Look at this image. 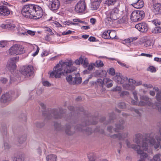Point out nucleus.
<instances>
[{
  "label": "nucleus",
  "mask_w": 161,
  "mask_h": 161,
  "mask_svg": "<svg viewBox=\"0 0 161 161\" xmlns=\"http://www.w3.org/2000/svg\"><path fill=\"white\" fill-rule=\"evenodd\" d=\"M160 141H161V131L159 133L153 136V134L146 135L144 139H142V147L139 145V147H137L136 151L138 154L140 155L141 159L138 161H145L143 158H147V154L143 152V151L147 150L148 147V143L149 146H154L155 149H157L160 145Z\"/></svg>",
  "instance_id": "1"
},
{
  "label": "nucleus",
  "mask_w": 161,
  "mask_h": 161,
  "mask_svg": "<svg viewBox=\"0 0 161 161\" xmlns=\"http://www.w3.org/2000/svg\"><path fill=\"white\" fill-rule=\"evenodd\" d=\"M72 65V62L70 60L64 62H60L59 64L54 68L53 71L50 74V76L57 78L60 77L62 75H65L67 73L72 72L75 69L71 67Z\"/></svg>",
  "instance_id": "2"
},
{
  "label": "nucleus",
  "mask_w": 161,
  "mask_h": 161,
  "mask_svg": "<svg viewBox=\"0 0 161 161\" xmlns=\"http://www.w3.org/2000/svg\"><path fill=\"white\" fill-rule=\"evenodd\" d=\"M47 113H43L44 115L46 116L44 122H37L35 123V125L37 128H42L45 125V123L47 122V120L51 119L52 117L55 119H59L62 117V114L60 112L59 114L58 111L56 109H51Z\"/></svg>",
  "instance_id": "3"
},
{
  "label": "nucleus",
  "mask_w": 161,
  "mask_h": 161,
  "mask_svg": "<svg viewBox=\"0 0 161 161\" xmlns=\"http://www.w3.org/2000/svg\"><path fill=\"white\" fill-rule=\"evenodd\" d=\"M40 6L35 4H28L24 6L21 9V13L22 15L27 18H32L34 16L37 11L36 8H39Z\"/></svg>",
  "instance_id": "4"
},
{
  "label": "nucleus",
  "mask_w": 161,
  "mask_h": 161,
  "mask_svg": "<svg viewBox=\"0 0 161 161\" xmlns=\"http://www.w3.org/2000/svg\"><path fill=\"white\" fill-rule=\"evenodd\" d=\"M10 54L13 55L22 54L25 51L23 46L19 44H15L10 47L8 50Z\"/></svg>",
  "instance_id": "5"
},
{
  "label": "nucleus",
  "mask_w": 161,
  "mask_h": 161,
  "mask_svg": "<svg viewBox=\"0 0 161 161\" xmlns=\"http://www.w3.org/2000/svg\"><path fill=\"white\" fill-rule=\"evenodd\" d=\"M119 10L117 8H114L108 12L106 13L107 17L106 20L108 22L111 20H115L119 18Z\"/></svg>",
  "instance_id": "6"
},
{
  "label": "nucleus",
  "mask_w": 161,
  "mask_h": 161,
  "mask_svg": "<svg viewBox=\"0 0 161 161\" xmlns=\"http://www.w3.org/2000/svg\"><path fill=\"white\" fill-rule=\"evenodd\" d=\"M145 16L144 12L142 10L133 11L130 15L131 20L134 22L141 20Z\"/></svg>",
  "instance_id": "7"
},
{
  "label": "nucleus",
  "mask_w": 161,
  "mask_h": 161,
  "mask_svg": "<svg viewBox=\"0 0 161 161\" xmlns=\"http://www.w3.org/2000/svg\"><path fill=\"white\" fill-rule=\"evenodd\" d=\"M144 138L143 136H142L141 134H136V135L134 141L138 144L137 145L135 144L131 145L130 142L128 140L126 141V143L128 147L132 148L136 150L137 147H139V145L141 144V143L142 142V139Z\"/></svg>",
  "instance_id": "8"
},
{
  "label": "nucleus",
  "mask_w": 161,
  "mask_h": 161,
  "mask_svg": "<svg viewBox=\"0 0 161 161\" xmlns=\"http://www.w3.org/2000/svg\"><path fill=\"white\" fill-rule=\"evenodd\" d=\"M141 100L139 103L138 105L141 106L148 105L153 108H156L155 104L151 102V100L146 96H142L141 97Z\"/></svg>",
  "instance_id": "9"
},
{
  "label": "nucleus",
  "mask_w": 161,
  "mask_h": 161,
  "mask_svg": "<svg viewBox=\"0 0 161 161\" xmlns=\"http://www.w3.org/2000/svg\"><path fill=\"white\" fill-rule=\"evenodd\" d=\"M19 57L10 58L7 62L6 68L10 71H13L16 69V63L19 61Z\"/></svg>",
  "instance_id": "10"
},
{
  "label": "nucleus",
  "mask_w": 161,
  "mask_h": 161,
  "mask_svg": "<svg viewBox=\"0 0 161 161\" xmlns=\"http://www.w3.org/2000/svg\"><path fill=\"white\" fill-rule=\"evenodd\" d=\"M34 68L31 65L23 66L21 69V73L25 76L29 77L34 72Z\"/></svg>",
  "instance_id": "11"
},
{
  "label": "nucleus",
  "mask_w": 161,
  "mask_h": 161,
  "mask_svg": "<svg viewBox=\"0 0 161 161\" xmlns=\"http://www.w3.org/2000/svg\"><path fill=\"white\" fill-rule=\"evenodd\" d=\"M86 6L85 0H80L76 4L75 10L77 13H82L86 9Z\"/></svg>",
  "instance_id": "12"
},
{
  "label": "nucleus",
  "mask_w": 161,
  "mask_h": 161,
  "mask_svg": "<svg viewBox=\"0 0 161 161\" xmlns=\"http://www.w3.org/2000/svg\"><path fill=\"white\" fill-rule=\"evenodd\" d=\"M17 97H15L13 94L10 92H8L3 95L0 98V101L3 103H7L16 98Z\"/></svg>",
  "instance_id": "13"
},
{
  "label": "nucleus",
  "mask_w": 161,
  "mask_h": 161,
  "mask_svg": "<svg viewBox=\"0 0 161 161\" xmlns=\"http://www.w3.org/2000/svg\"><path fill=\"white\" fill-rule=\"evenodd\" d=\"M125 124V121L121 119L119 121V123L116 124L115 128H113L112 126H109L108 127V130L110 131L113 130L114 131L116 130H122L124 128V125Z\"/></svg>",
  "instance_id": "14"
},
{
  "label": "nucleus",
  "mask_w": 161,
  "mask_h": 161,
  "mask_svg": "<svg viewBox=\"0 0 161 161\" xmlns=\"http://www.w3.org/2000/svg\"><path fill=\"white\" fill-rule=\"evenodd\" d=\"M135 27L139 31L144 33L147 32L148 29V25L145 22H142L136 24Z\"/></svg>",
  "instance_id": "15"
},
{
  "label": "nucleus",
  "mask_w": 161,
  "mask_h": 161,
  "mask_svg": "<svg viewBox=\"0 0 161 161\" xmlns=\"http://www.w3.org/2000/svg\"><path fill=\"white\" fill-rule=\"evenodd\" d=\"M127 78L123 77L119 73H116V75L114 77V80L119 84H124L125 81H127Z\"/></svg>",
  "instance_id": "16"
},
{
  "label": "nucleus",
  "mask_w": 161,
  "mask_h": 161,
  "mask_svg": "<svg viewBox=\"0 0 161 161\" xmlns=\"http://www.w3.org/2000/svg\"><path fill=\"white\" fill-rule=\"evenodd\" d=\"M136 82L135 80L132 79H129L127 81H125V83L123 85V86L127 90H131L134 89L133 84Z\"/></svg>",
  "instance_id": "17"
},
{
  "label": "nucleus",
  "mask_w": 161,
  "mask_h": 161,
  "mask_svg": "<svg viewBox=\"0 0 161 161\" xmlns=\"http://www.w3.org/2000/svg\"><path fill=\"white\" fill-rule=\"evenodd\" d=\"M49 8L50 9L54 11L58 9L59 7L60 3L58 0H52L50 1Z\"/></svg>",
  "instance_id": "18"
},
{
  "label": "nucleus",
  "mask_w": 161,
  "mask_h": 161,
  "mask_svg": "<svg viewBox=\"0 0 161 161\" xmlns=\"http://www.w3.org/2000/svg\"><path fill=\"white\" fill-rule=\"evenodd\" d=\"M10 13V10L5 6H0V15L2 16H7Z\"/></svg>",
  "instance_id": "19"
},
{
  "label": "nucleus",
  "mask_w": 161,
  "mask_h": 161,
  "mask_svg": "<svg viewBox=\"0 0 161 161\" xmlns=\"http://www.w3.org/2000/svg\"><path fill=\"white\" fill-rule=\"evenodd\" d=\"M153 12L155 15H161V4L157 3L153 6Z\"/></svg>",
  "instance_id": "20"
},
{
  "label": "nucleus",
  "mask_w": 161,
  "mask_h": 161,
  "mask_svg": "<svg viewBox=\"0 0 161 161\" xmlns=\"http://www.w3.org/2000/svg\"><path fill=\"white\" fill-rule=\"evenodd\" d=\"M127 136V134L125 133L124 134H121L120 133H117L113 135H111L110 137L113 138H118L120 140H124Z\"/></svg>",
  "instance_id": "21"
},
{
  "label": "nucleus",
  "mask_w": 161,
  "mask_h": 161,
  "mask_svg": "<svg viewBox=\"0 0 161 161\" xmlns=\"http://www.w3.org/2000/svg\"><path fill=\"white\" fill-rule=\"evenodd\" d=\"M37 11L35 13V14L33 17L35 19H38L42 17L43 14V11L42 8L41 7L38 8H36Z\"/></svg>",
  "instance_id": "22"
},
{
  "label": "nucleus",
  "mask_w": 161,
  "mask_h": 161,
  "mask_svg": "<svg viewBox=\"0 0 161 161\" xmlns=\"http://www.w3.org/2000/svg\"><path fill=\"white\" fill-rule=\"evenodd\" d=\"M13 161H24L23 154L22 153L17 154L14 155L12 158Z\"/></svg>",
  "instance_id": "23"
},
{
  "label": "nucleus",
  "mask_w": 161,
  "mask_h": 161,
  "mask_svg": "<svg viewBox=\"0 0 161 161\" xmlns=\"http://www.w3.org/2000/svg\"><path fill=\"white\" fill-rule=\"evenodd\" d=\"M1 26L3 28L9 30L13 29L15 27V25L12 23H9L7 24H2L1 25Z\"/></svg>",
  "instance_id": "24"
},
{
  "label": "nucleus",
  "mask_w": 161,
  "mask_h": 161,
  "mask_svg": "<svg viewBox=\"0 0 161 161\" xmlns=\"http://www.w3.org/2000/svg\"><path fill=\"white\" fill-rule=\"evenodd\" d=\"M105 3L108 6L114 5L116 3L118 4V6L119 5V0H107Z\"/></svg>",
  "instance_id": "25"
},
{
  "label": "nucleus",
  "mask_w": 161,
  "mask_h": 161,
  "mask_svg": "<svg viewBox=\"0 0 161 161\" xmlns=\"http://www.w3.org/2000/svg\"><path fill=\"white\" fill-rule=\"evenodd\" d=\"M144 6V3L143 0H139L134 5L133 7L136 8H140L143 7Z\"/></svg>",
  "instance_id": "26"
},
{
  "label": "nucleus",
  "mask_w": 161,
  "mask_h": 161,
  "mask_svg": "<svg viewBox=\"0 0 161 161\" xmlns=\"http://www.w3.org/2000/svg\"><path fill=\"white\" fill-rule=\"evenodd\" d=\"M47 161H57V156L54 154H50L47 155L46 157Z\"/></svg>",
  "instance_id": "27"
},
{
  "label": "nucleus",
  "mask_w": 161,
  "mask_h": 161,
  "mask_svg": "<svg viewBox=\"0 0 161 161\" xmlns=\"http://www.w3.org/2000/svg\"><path fill=\"white\" fill-rule=\"evenodd\" d=\"M101 2L99 1L94 0L92 4V8H93V10H97L99 8Z\"/></svg>",
  "instance_id": "28"
},
{
  "label": "nucleus",
  "mask_w": 161,
  "mask_h": 161,
  "mask_svg": "<svg viewBox=\"0 0 161 161\" xmlns=\"http://www.w3.org/2000/svg\"><path fill=\"white\" fill-rule=\"evenodd\" d=\"M20 34L21 35H27L28 34H29L31 36H34L35 35L36 31H31L30 30H27V31H25L24 32H21L19 31Z\"/></svg>",
  "instance_id": "29"
},
{
  "label": "nucleus",
  "mask_w": 161,
  "mask_h": 161,
  "mask_svg": "<svg viewBox=\"0 0 161 161\" xmlns=\"http://www.w3.org/2000/svg\"><path fill=\"white\" fill-rule=\"evenodd\" d=\"M144 39L145 41L144 42V45L146 47H149L151 46L153 44V40H148L147 39L146 37H144Z\"/></svg>",
  "instance_id": "30"
},
{
  "label": "nucleus",
  "mask_w": 161,
  "mask_h": 161,
  "mask_svg": "<svg viewBox=\"0 0 161 161\" xmlns=\"http://www.w3.org/2000/svg\"><path fill=\"white\" fill-rule=\"evenodd\" d=\"M152 32L154 34H158L161 33V26H155L152 30Z\"/></svg>",
  "instance_id": "31"
},
{
  "label": "nucleus",
  "mask_w": 161,
  "mask_h": 161,
  "mask_svg": "<svg viewBox=\"0 0 161 161\" xmlns=\"http://www.w3.org/2000/svg\"><path fill=\"white\" fill-rule=\"evenodd\" d=\"M82 78L80 77H77L75 76L74 77V80H73V85L74 84H79L81 83L82 82Z\"/></svg>",
  "instance_id": "32"
},
{
  "label": "nucleus",
  "mask_w": 161,
  "mask_h": 161,
  "mask_svg": "<svg viewBox=\"0 0 161 161\" xmlns=\"http://www.w3.org/2000/svg\"><path fill=\"white\" fill-rule=\"evenodd\" d=\"M137 39V38L136 37H130L127 39H125L124 41H123V43L124 44L130 43L136 40Z\"/></svg>",
  "instance_id": "33"
},
{
  "label": "nucleus",
  "mask_w": 161,
  "mask_h": 161,
  "mask_svg": "<svg viewBox=\"0 0 161 161\" xmlns=\"http://www.w3.org/2000/svg\"><path fill=\"white\" fill-rule=\"evenodd\" d=\"M109 39H114L116 36V33L114 31L109 30Z\"/></svg>",
  "instance_id": "34"
},
{
  "label": "nucleus",
  "mask_w": 161,
  "mask_h": 161,
  "mask_svg": "<svg viewBox=\"0 0 161 161\" xmlns=\"http://www.w3.org/2000/svg\"><path fill=\"white\" fill-rule=\"evenodd\" d=\"M161 159V155L158 154L155 155L151 161H160Z\"/></svg>",
  "instance_id": "35"
},
{
  "label": "nucleus",
  "mask_w": 161,
  "mask_h": 161,
  "mask_svg": "<svg viewBox=\"0 0 161 161\" xmlns=\"http://www.w3.org/2000/svg\"><path fill=\"white\" fill-rule=\"evenodd\" d=\"M74 77H72L71 75H69L66 77V80L67 82L70 84H72Z\"/></svg>",
  "instance_id": "36"
},
{
  "label": "nucleus",
  "mask_w": 161,
  "mask_h": 161,
  "mask_svg": "<svg viewBox=\"0 0 161 161\" xmlns=\"http://www.w3.org/2000/svg\"><path fill=\"white\" fill-rule=\"evenodd\" d=\"M109 30L104 31L102 35V37L105 39H109Z\"/></svg>",
  "instance_id": "37"
},
{
  "label": "nucleus",
  "mask_w": 161,
  "mask_h": 161,
  "mask_svg": "<svg viewBox=\"0 0 161 161\" xmlns=\"http://www.w3.org/2000/svg\"><path fill=\"white\" fill-rule=\"evenodd\" d=\"M95 66L97 67H101L103 66V63L102 61L100 60H97L95 64Z\"/></svg>",
  "instance_id": "38"
},
{
  "label": "nucleus",
  "mask_w": 161,
  "mask_h": 161,
  "mask_svg": "<svg viewBox=\"0 0 161 161\" xmlns=\"http://www.w3.org/2000/svg\"><path fill=\"white\" fill-rule=\"evenodd\" d=\"M152 22L155 25V26H158L161 24V22L158 19L153 20L152 21Z\"/></svg>",
  "instance_id": "39"
},
{
  "label": "nucleus",
  "mask_w": 161,
  "mask_h": 161,
  "mask_svg": "<svg viewBox=\"0 0 161 161\" xmlns=\"http://www.w3.org/2000/svg\"><path fill=\"white\" fill-rule=\"evenodd\" d=\"M118 107L120 108L124 109L126 108V105L125 103L121 102L118 103Z\"/></svg>",
  "instance_id": "40"
},
{
  "label": "nucleus",
  "mask_w": 161,
  "mask_h": 161,
  "mask_svg": "<svg viewBox=\"0 0 161 161\" xmlns=\"http://www.w3.org/2000/svg\"><path fill=\"white\" fill-rule=\"evenodd\" d=\"M7 42L6 41H0V47L3 48L7 46Z\"/></svg>",
  "instance_id": "41"
},
{
  "label": "nucleus",
  "mask_w": 161,
  "mask_h": 161,
  "mask_svg": "<svg viewBox=\"0 0 161 161\" xmlns=\"http://www.w3.org/2000/svg\"><path fill=\"white\" fill-rule=\"evenodd\" d=\"M43 29L45 31H47L50 33V35H53L54 34L53 33L52 31V30L50 28L47 27H44Z\"/></svg>",
  "instance_id": "42"
},
{
  "label": "nucleus",
  "mask_w": 161,
  "mask_h": 161,
  "mask_svg": "<svg viewBox=\"0 0 161 161\" xmlns=\"http://www.w3.org/2000/svg\"><path fill=\"white\" fill-rule=\"evenodd\" d=\"M83 61V58L82 57H80L79 59L76 60L75 61V63L76 64H82V62Z\"/></svg>",
  "instance_id": "43"
},
{
  "label": "nucleus",
  "mask_w": 161,
  "mask_h": 161,
  "mask_svg": "<svg viewBox=\"0 0 161 161\" xmlns=\"http://www.w3.org/2000/svg\"><path fill=\"white\" fill-rule=\"evenodd\" d=\"M26 140V137L25 136H23L19 138V142L20 144H22Z\"/></svg>",
  "instance_id": "44"
},
{
  "label": "nucleus",
  "mask_w": 161,
  "mask_h": 161,
  "mask_svg": "<svg viewBox=\"0 0 161 161\" xmlns=\"http://www.w3.org/2000/svg\"><path fill=\"white\" fill-rule=\"evenodd\" d=\"M81 64H83L85 67H87L88 64L87 59L86 58H85V59H83V61L82 62Z\"/></svg>",
  "instance_id": "45"
},
{
  "label": "nucleus",
  "mask_w": 161,
  "mask_h": 161,
  "mask_svg": "<svg viewBox=\"0 0 161 161\" xmlns=\"http://www.w3.org/2000/svg\"><path fill=\"white\" fill-rule=\"evenodd\" d=\"M156 98L157 100L158 101H160L161 100V92L158 91L156 95Z\"/></svg>",
  "instance_id": "46"
},
{
  "label": "nucleus",
  "mask_w": 161,
  "mask_h": 161,
  "mask_svg": "<svg viewBox=\"0 0 161 161\" xmlns=\"http://www.w3.org/2000/svg\"><path fill=\"white\" fill-rule=\"evenodd\" d=\"M147 70L152 72H155L156 71L155 68L153 66H149L147 69Z\"/></svg>",
  "instance_id": "47"
},
{
  "label": "nucleus",
  "mask_w": 161,
  "mask_h": 161,
  "mask_svg": "<svg viewBox=\"0 0 161 161\" xmlns=\"http://www.w3.org/2000/svg\"><path fill=\"white\" fill-rule=\"evenodd\" d=\"M8 79L4 77H1L0 78V82L2 84H5L8 82Z\"/></svg>",
  "instance_id": "48"
},
{
  "label": "nucleus",
  "mask_w": 161,
  "mask_h": 161,
  "mask_svg": "<svg viewBox=\"0 0 161 161\" xmlns=\"http://www.w3.org/2000/svg\"><path fill=\"white\" fill-rule=\"evenodd\" d=\"M129 93L128 92L126 91L122 92L120 93V96L121 97H124L125 96H128L129 95Z\"/></svg>",
  "instance_id": "49"
},
{
  "label": "nucleus",
  "mask_w": 161,
  "mask_h": 161,
  "mask_svg": "<svg viewBox=\"0 0 161 161\" xmlns=\"http://www.w3.org/2000/svg\"><path fill=\"white\" fill-rule=\"evenodd\" d=\"M97 83L100 86L103 87L104 84L103 80L102 79H98L97 80Z\"/></svg>",
  "instance_id": "50"
},
{
  "label": "nucleus",
  "mask_w": 161,
  "mask_h": 161,
  "mask_svg": "<svg viewBox=\"0 0 161 161\" xmlns=\"http://www.w3.org/2000/svg\"><path fill=\"white\" fill-rule=\"evenodd\" d=\"M65 25H69L70 24L74 25H78V24L77 23H75L74 22H72V21H66L64 23Z\"/></svg>",
  "instance_id": "51"
},
{
  "label": "nucleus",
  "mask_w": 161,
  "mask_h": 161,
  "mask_svg": "<svg viewBox=\"0 0 161 161\" xmlns=\"http://www.w3.org/2000/svg\"><path fill=\"white\" fill-rule=\"evenodd\" d=\"M95 66V65L93 63H92L89 64L87 67V69L90 71L92 70L94 68V66Z\"/></svg>",
  "instance_id": "52"
},
{
  "label": "nucleus",
  "mask_w": 161,
  "mask_h": 161,
  "mask_svg": "<svg viewBox=\"0 0 161 161\" xmlns=\"http://www.w3.org/2000/svg\"><path fill=\"white\" fill-rule=\"evenodd\" d=\"M88 157L90 161H94L95 160V158L93 154L89 155Z\"/></svg>",
  "instance_id": "53"
},
{
  "label": "nucleus",
  "mask_w": 161,
  "mask_h": 161,
  "mask_svg": "<svg viewBox=\"0 0 161 161\" xmlns=\"http://www.w3.org/2000/svg\"><path fill=\"white\" fill-rule=\"evenodd\" d=\"M108 73L110 75H114L115 74L114 69L113 68H110L108 71Z\"/></svg>",
  "instance_id": "54"
},
{
  "label": "nucleus",
  "mask_w": 161,
  "mask_h": 161,
  "mask_svg": "<svg viewBox=\"0 0 161 161\" xmlns=\"http://www.w3.org/2000/svg\"><path fill=\"white\" fill-rule=\"evenodd\" d=\"M156 108H157L159 112H161V104L160 103H157L155 104Z\"/></svg>",
  "instance_id": "55"
},
{
  "label": "nucleus",
  "mask_w": 161,
  "mask_h": 161,
  "mask_svg": "<svg viewBox=\"0 0 161 161\" xmlns=\"http://www.w3.org/2000/svg\"><path fill=\"white\" fill-rule=\"evenodd\" d=\"M113 90L114 91H117L119 92L121 91V87L120 86H117L115 88H114Z\"/></svg>",
  "instance_id": "56"
},
{
  "label": "nucleus",
  "mask_w": 161,
  "mask_h": 161,
  "mask_svg": "<svg viewBox=\"0 0 161 161\" xmlns=\"http://www.w3.org/2000/svg\"><path fill=\"white\" fill-rule=\"evenodd\" d=\"M104 84H106L110 82L111 80L109 79L105 78L103 79Z\"/></svg>",
  "instance_id": "57"
},
{
  "label": "nucleus",
  "mask_w": 161,
  "mask_h": 161,
  "mask_svg": "<svg viewBox=\"0 0 161 161\" xmlns=\"http://www.w3.org/2000/svg\"><path fill=\"white\" fill-rule=\"evenodd\" d=\"M43 86H51V84L48 81H44L42 82Z\"/></svg>",
  "instance_id": "58"
},
{
  "label": "nucleus",
  "mask_w": 161,
  "mask_h": 161,
  "mask_svg": "<svg viewBox=\"0 0 161 161\" xmlns=\"http://www.w3.org/2000/svg\"><path fill=\"white\" fill-rule=\"evenodd\" d=\"M4 147L6 149H8L10 148V146L8 143H4Z\"/></svg>",
  "instance_id": "59"
},
{
  "label": "nucleus",
  "mask_w": 161,
  "mask_h": 161,
  "mask_svg": "<svg viewBox=\"0 0 161 161\" xmlns=\"http://www.w3.org/2000/svg\"><path fill=\"white\" fill-rule=\"evenodd\" d=\"M109 117L110 120H113L115 117L114 114L113 113H110L109 114Z\"/></svg>",
  "instance_id": "60"
},
{
  "label": "nucleus",
  "mask_w": 161,
  "mask_h": 161,
  "mask_svg": "<svg viewBox=\"0 0 161 161\" xmlns=\"http://www.w3.org/2000/svg\"><path fill=\"white\" fill-rule=\"evenodd\" d=\"M40 50L39 48L38 47V46H37V49L36 51L32 54V55L33 56H35L36 55H37L38 53H39V51Z\"/></svg>",
  "instance_id": "61"
},
{
  "label": "nucleus",
  "mask_w": 161,
  "mask_h": 161,
  "mask_svg": "<svg viewBox=\"0 0 161 161\" xmlns=\"http://www.w3.org/2000/svg\"><path fill=\"white\" fill-rule=\"evenodd\" d=\"M73 21L74 22H80V23H85V22L82 21L78 19H73Z\"/></svg>",
  "instance_id": "62"
},
{
  "label": "nucleus",
  "mask_w": 161,
  "mask_h": 161,
  "mask_svg": "<svg viewBox=\"0 0 161 161\" xmlns=\"http://www.w3.org/2000/svg\"><path fill=\"white\" fill-rule=\"evenodd\" d=\"M53 25L57 27L62 26L61 24H60L58 22L56 21L53 22Z\"/></svg>",
  "instance_id": "63"
},
{
  "label": "nucleus",
  "mask_w": 161,
  "mask_h": 161,
  "mask_svg": "<svg viewBox=\"0 0 161 161\" xmlns=\"http://www.w3.org/2000/svg\"><path fill=\"white\" fill-rule=\"evenodd\" d=\"M157 127L159 129V131L161 130V122H158L157 125Z\"/></svg>",
  "instance_id": "64"
}]
</instances>
